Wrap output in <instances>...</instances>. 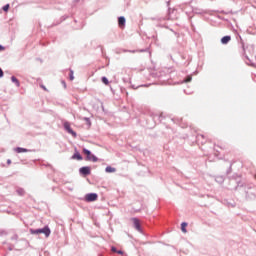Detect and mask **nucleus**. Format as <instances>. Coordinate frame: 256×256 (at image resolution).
Segmentation results:
<instances>
[{
  "label": "nucleus",
  "mask_w": 256,
  "mask_h": 256,
  "mask_svg": "<svg viewBox=\"0 0 256 256\" xmlns=\"http://www.w3.org/2000/svg\"><path fill=\"white\" fill-rule=\"evenodd\" d=\"M116 253H118V255H123L124 254L123 251H121V250H117Z\"/></svg>",
  "instance_id": "aec40b11"
},
{
  "label": "nucleus",
  "mask_w": 256,
  "mask_h": 256,
  "mask_svg": "<svg viewBox=\"0 0 256 256\" xmlns=\"http://www.w3.org/2000/svg\"><path fill=\"white\" fill-rule=\"evenodd\" d=\"M83 153L84 155H86L87 161H92L93 163H97L98 159L95 155L91 154V151L84 148Z\"/></svg>",
  "instance_id": "f03ea898"
},
{
  "label": "nucleus",
  "mask_w": 256,
  "mask_h": 256,
  "mask_svg": "<svg viewBox=\"0 0 256 256\" xmlns=\"http://www.w3.org/2000/svg\"><path fill=\"white\" fill-rule=\"evenodd\" d=\"M0 51H5V47H3L2 45H0Z\"/></svg>",
  "instance_id": "412c9836"
},
{
  "label": "nucleus",
  "mask_w": 256,
  "mask_h": 256,
  "mask_svg": "<svg viewBox=\"0 0 256 256\" xmlns=\"http://www.w3.org/2000/svg\"><path fill=\"white\" fill-rule=\"evenodd\" d=\"M102 83H104V85H109V80L107 77H102Z\"/></svg>",
  "instance_id": "4468645a"
},
{
  "label": "nucleus",
  "mask_w": 256,
  "mask_h": 256,
  "mask_svg": "<svg viewBox=\"0 0 256 256\" xmlns=\"http://www.w3.org/2000/svg\"><path fill=\"white\" fill-rule=\"evenodd\" d=\"M8 165H11V160H7Z\"/></svg>",
  "instance_id": "5701e85b"
},
{
  "label": "nucleus",
  "mask_w": 256,
  "mask_h": 256,
  "mask_svg": "<svg viewBox=\"0 0 256 256\" xmlns=\"http://www.w3.org/2000/svg\"><path fill=\"white\" fill-rule=\"evenodd\" d=\"M72 159H77V161H83V156L79 152L74 153Z\"/></svg>",
  "instance_id": "1a4fd4ad"
},
{
  "label": "nucleus",
  "mask_w": 256,
  "mask_h": 256,
  "mask_svg": "<svg viewBox=\"0 0 256 256\" xmlns=\"http://www.w3.org/2000/svg\"><path fill=\"white\" fill-rule=\"evenodd\" d=\"M30 233L32 235H41V233H43L46 237H49L51 235V230L49 229V227L46 226L43 229H30Z\"/></svg>",
  "instance_id": "f257e3e1"
},
{
  "label": "nucleus",
  "mask_w": 256,
  "mask_h": 256,
  "mask_svg": "<svg viewBox=\"0 0 256 256\" xmlns=\"http://www.w3.org/2000/svg\"><path fill=\"white\" fill-rule=\"evenodd\" d=\"M111 251H112L113 253H117V248H115V246H112Z\"/></svg>",
  "instance_id": "a211bd4d"
},
{
  "label": "nucleus",
  "mask_w": 256,
  "mask_h": 256,
  "mask_svg": "<svg viewBox=\"0 0 256 256\" xmlns=\"http://www.w3.org/2000/svg\"><path fill=\"white\" fill-rule=\"evenodd\" d=\"M3 11H5V12L9 11V4H6V5L3 7Z\"/></svg>",
  "instance_id": "dca6fc26"
},
{
  "label": "nucleus",
  "mask_w": 256,
  "mask_h": 256,
  "mask_svg": "<svg viewBox=\"0 0 256 256\" xmlns=\"http://www.w3.org/2000/svg\"><path fill=\"white\" fill-rule=\"evenodd\" d=\"M0 77H3V70L0 68Z\"/></svg>",
  "instance_id": "4be33fe9"
},
{
  "label": "nucleus",
  "mask_w": 256,
  "mask_h": 256,
  "mask_svg": "<svg viewBox=\"0 0 256 256\" xmlns=\"http://www.w3.org/2000/svg\"><path fill=\"white\" fill-rule=\"evenodd\" d=\"M16 153H28L29 150L25 149V148H21V147H18L15 149Z\"/></svg>",
  "instance_id": "9d476101"
},
{
  "label": "nucleus",
  "mask_w": 256,
  "mask_h": 256,
  "mask_svg": "<svg viewBox=\"0 0 256 256\" xmlns=\"http://www.w3.org/2000/svg\"><path fill=\"white\" fill-rule=\"evenodd\" d=\"M11 81H12V83H15V85L17 86V87H20V83H19V80L17 79V77H15V76H12L11 77Z\"/></svg>",
  "instance_id": "9b49d317"
},
{
  "label": "nucleus",
  "mask_w": 256,
  "mask_h": 256,
  "mask_svg": "<svg viewBox=\"0 0 256 256\" xmlns=\"http://www.w3.org/2000/svg\"><path fill=\"white\" fill-rule=\"evenodd\" d=\"M81 175H91V168L89 166H85L80 168Z\"/></svg>",
  "instance_id": "423d86ee"
},
{
  "label": "nucleus",
  "mask_w": 256,
  "mask_h": 256,
  "mask_svg": "<svg viewBox=\"0 0 256 256\" xmlns=\"http://www.w3.org/2000/svg\"><path fill=\"white\" fill-rule=\"evenodd\" d=\"M106 173H115V168H113L111 166H107L106 167Z\"/></svg>",
  "instance_id": "ddd939ff"
},
{
  "label": "nucleus",
  "mask_w": 256,
  "mask_h": 256,
  "mask_svg": "<svg viewBox=\"0 0 256 256\" xmlns=\"http://www.w3.org/2000/svg\"><path fill=\"white\" fill-rule=\"evenodd\" d=\"M73 79H75V77L73 76V70H70V81H73Z\"/></svg>",
  "instance_id": "f3484780"
},
{
  "label": "nucleus",
  "mask_w": 256,
  "mask_h": 256,
  "mask_svg": "<svg viewBox=\"0 0 256 256\" xmlns=\"http://www.w3.org/2000/svg\"><path fill=\"white\" fill-rule=\"evenodd\" d=\"M181 231H182L183 233H187V223H186V222H183V223L181 224Z\"/></svg>",
  "instance_id": "f8f14e48"
},
{
  "label": "nucleus",
  "mask_w": 256,
  "mask_h": 256,
  "mask_svg": "<svg viewBox=\"0 0 256 256\" xmlns=\"http://www.w3.org/2000/svg\"><path fill=\"white\" fill-rule=\"evenodd\" d=\"M64 128L70 135H72V137H77V133L73 131V129L71 128V124H69V122L64 123Z\"/></svg>",
  "instance_id": "7ed1b4c3"
},
{
  "label": "nucleus",
  "mask_w": 256,
  "mask_h": 256,
  "mask_svg": "<svg viewBox=\"0 0 256 256\" xmlns=\"http://www.w3.org/2000/svg\"><path fill=\"white\" fill-rule=\"evenodd\" d=\"M229 41H231V36H224L221 39V44L222 45H227V43H229Z\"/></svg>",
  "instance_id": "6e6552de"
},
{
  "label": "nucleus",
  "mask_w": 256,
  "mask_h": 256,
  "mask_svg": "<svg viewBox=\"0 0 256 256\" xmlns=\"http://www.w3.org/2000/svg\"><path fill=\"white\" fill-rule=\"evenodd\" d=\"M193 78L191 76H187V78L185 79V83H191V80Z\"/></svg>",
  "instance_id": "2eb2a0df"
},
{
  "label": "nucleus",
  "mask_w": 256,
  "mask_h": 256,
  "mask_svg": "<svg viewBox=\"0 0 256 256\" xmlns=\"http://www.w3.org/2000/svg\"><path fill=\"white\" fill-rule=\"evenodd\" d=\"M136 231H141V222L137 218H132L131 219Z\"/></svg>",
  "instance_id": "39448f33"
},
{
  "label": "nucleus",
  "mask_w": 256,
  "mask_h": 256,
  "mask_svg": "<svg viewBox=\"0 0 256 256\" xmlns=\"http://www.w3.org/2000/svg\"><path fill=\"white\" fill-rule=\"evenodd\" d=\"M97 194L90 193L85 196V200L88 201V203H91L92 201H97Z\"/></svg>",
  "instance_id": "20e7f679"
},
{
  "label": "nucleus",
  "mask_w": 256,
  "mask_h": 256,
  "mask_svg": "<svg viewBox=\"0 0 256 256\" xmlns=\"http://www.w3.org/2000/svg\"><path fill=\"white\" fill-rule=\"evenodd\" d=\"M40 87H41V89H43L44 91H48V90H47V87H45V85L41 84Z\"/></svg>",
  "instance_id": "6ab92c4d"
},
{
  "label": "nucleus",
  "mask_w": 256,
  "mask_h": 256,
  "mask_svg": "<svg viewBox=\"0 0 256 256\" xmlns=\"http://www.w3.org/2000/svg\"><path fill=\"white\" fill-rule=\"evenodd\" d=\"M118 25H119V27H121V28L125 27V17L120 16V17L118 18Z\"/></svg>",
  "instance_id": "0eeeda50"
}]
</instances>
